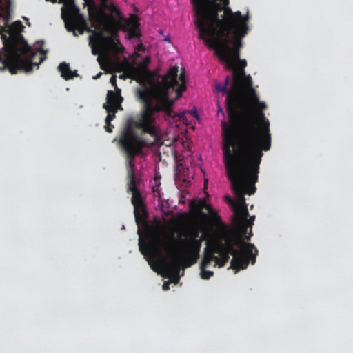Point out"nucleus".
<instances>
[{
  "label": "nucleus",
  "mask_w": 353,
  "mask_h": 353,
  "mask_svg": "<svg viewBox=\"0 0 353 353\" xmlns=\"http://www.w3.org/2000/svg\"><path fill=\"white\" fill-rule=\"evenodd\" d=\"M110 83L114 87L115 90H117V88H119L117 85V77L115 75L111 77Z\"/></svg>",
  "instance_id": "obj_22"
},
{
  "label": "nucleus",
  "mask_w": 353,
  "mask_h": 353,
  "mask_svg": "<svg viewBox=\"0 0 353 353\" xmlns=\"http://www.w3.org/2000/svg\"><path fill=\"white\" fill-rule=\"evenodd\" d=\"M159 178H160V176H158L157 174H156V190H155L156 198L158 197L159 202V206L161 212L163 214H165V210L164 209L165 206H164V204L162 203V201H163L162 195L161 194L160 190L159 188V185L160 183L158 184V179Z\"/></svg>",
  "instance_id": "obj_19"
},
{
  "label": "nucleus",
  "mask_w": 353,
  "mask_h": 353,
  "mask_svg": "<svg viewBox=\"0 0 353 353\" xmlns=\"http://www.w3.org/2000/svg\"><path fill=\"white\" fill-rule=\"evenodd\" d=\"M160 222L159 219L156 217V272L159 273V257L160 255V250H159V228Z\"/></svg>",
  "instance_id": "obj_18"
},
{
  "label": "nucleus",
  "mask_w": 353,
  "mask_h": 353,
  "mask_svg": "<svg viewBox=\"0 0 353 353\" xmlns=\"http://www.w3.org/2000/svg\"><path fill=\"white\" fill-rule=\"evenodd\" d=\"M58 69L61 74V77L65 80L71 79L73 78V72L71 71L69 64L63 62L59 64Z\"/></svg>",
  "instance_id": "obj_17"
},
{
  "label": "nucleus",
  "mask_w": 353,
  "mask_h": 353,
  "mask_svg": "<svg viewBox=\"0 0 353 353\" xmlns=\"http://www.w3.org/2000/svg\"><path fill=\"white\" fill-rule=\"evenodd\" d=\"M157 71V93L174 94H176V99L181 97L183 93L186 90L185 70L182 68L179 74V68L176 65L169 68L167 73L164 75L159 74Z\"/></svg>",
  "instance_id": "obj_10"
},
{
  "label": "nucleus",
  "mask_w": 353,
  "mask_h": 353,
  "mask_svg": "<svg viewBox=\"0 0 353 353\" xmlns=\"http://www.w3.org/2000/svg\"><path fill=\"white\" fill-rule=\"evenodd\" d=\"M88 2V0H85Z\"/></svg>",
  "instance_id": "obj_37"
},
{
  "label": "nucleus",
  "mask_w": 353,
  "mask_h": 353,
  "mask_svg": "<svg viewBox=\"0 0 353 353\" xmlns=\"http://www.w3.org/2000/svg\"><path fill=\"white\" fill-rule=\"evenodd\" d=\"M152 192L154 193V185L151 186Z\"/></svg>",
  "instance_id": "obj_30"
},
{
  "label": "nucleus",
  "mask_w": 353,
  "mask_h": 353,
  "mask_svg": "<svg viewBox=\"0 0 353 353\" xmlns=\"http://www.w3.org/2000/svg\"><path fill=\"white\" fill-rule=\"evenodd\" d=\"M163 41H168L170 43V37L168 35L164 37Z\"/></svg>",
  "instance_id": "obj_27"
},
{
  "label": "nucleus",
  "mask_w": 353,
  "mask_h": 353,
  "mask_svg": "<svg viewBox=\"0 0 353 353\" xmlns=\"http://www.w3.org/2000/svg\"><path fill=\"white\" fill-rule=\"evenodd\" d=\"M0 61H2V55H1V52H0Z\"/></svg>",
  "instance_id": "obj_33"
},
{
  "label": "nucleus",
  "mask_w": 353,
  "mask_h": 353,
  "mask_svg": "<svg viewBox=\"0 0 353 353\" xmlns=\"http://www.w3.org/2000/svg\"><path fill=\"white\" fill-rule=\"evenodd\" d=\"M159 33L160 34H161L162 36H163V30H159Z\"/></svg>",
  "instance_id": "obj_31"
},
{
  "label": "nucleus",
  "mask_w": 353,
  "mask_h": 353,
  "mask_svg": "<svg viewBox=\"0 0 353 353\" xmlns=\"http://www.w3.org/2000/svg\"><path fill=\"white\" fill-rule=\"evenodd\" d=\"M52 1L56 2L57 0H52ZM59 3H63L68 8V12L78 11V8L74 4V0H59Z\"/></svg>",
  "instance_id": "obj_20"
},
{
  "label": "nucleus",
  "mask_w": 353,
  "mask_h": 353,
  "mask_svg": "<svg viewBox=\"0 0 353 353\" xmlns=\"http://www.w3.org/2000/svg\"><path fill=\"white\" fill-rule=\"evenodd\" d=\"M252 236V232H250V233L249 234V235H248V236H246V235H245V239H246L247 240H250V236Z\"/></svg>",
  "instance_id": "obj_28"
},
{
  "label": "nucleus",
  "mask_w": 353,
  "mask_h": 353,
  "mask_svg": "<svg viewBox=\"0 0 353 353\" xmlns=\"http://www.w3.org/2000/svg\"><path fill=\"white\" fill-rule=\"evenodd\" d=\"M229 123L221 121L222 151L234 152L250 160L261 162L263 152L271 148L270 122L261 110H250L243 105L228 107Z\"/></svg>",
  "instance_id": "obj_2"
},
{
  "label": "nucleus",
  "mask_w": 353,
  "mask_h": 353,
  "mask_svg": "<svg viewBox=\"0 0 353 353\" xmlns=\"http://www.w3.org/2000/svg\"><path fill=\"white\" fill-rule=\"evenodd\" d=\"M230 0H194L195 24L199 38L208 41H221L245 37L248 30V14L233 12L228 7Z\"/></svg>",
  "instance_id": "obj_3"
},
{
  "label": "nucleus",
  "mask_w": 353,
  "mask_h": 353,
  "mask_svg": "<svg viewBox=\"0 0 353 353\" xmlns=\"http://www.w3.org/2000/svg\"><path fill=\"white\" fill-rule=\"evenodd\" d=\"M155 141H156V147L161 144V140L160 137L158 134V130H157V126H156V139H155Z\"/></svg>",
  "instance_id": "obj_23"
},
{
  "label": "nucleus",
  "mask_w": 353,
  "mask_h": 353,
  "mask_svg": "<svg viewBox=\"0 0 353 353\" xmlns=\"http://www.w3.org/2000/svg\"><path fill=\"white\" fill-rule=\"evenodd\" d=\"M257 254L258 250L253 244L244 242L240 236L235 235H225L224 243L208 242L200 265L201 277L209 279L213 276L212 271L205 270L213 261L215 265L221 268L228 261L230 255H232L233 257L230 261V268L236 272L245 269L250 262L254 264Z\"/></svg>",
  "instance_id": "obj_6"
},
{
  "label": "nucleus",
  "mask_w": 353,
  "mask_h": 353,
  "mask_svg": "<svg viewBox=\"0 0 353 353\" xmlns=\"http://www.w3.org/2000/svg\"><path fill=\"white\" fill-rule=\"evenodd\" d=\"M230 82V77L228 75L224 80L223 84L217 83L216 84L215 86V88L218 92H223V94H227L225 99V106L228 113L229 106H230L232 109H235L236 108H240L243 105V101L245 99V93L248 88V86L244 85H242L241 89L239 91V93L237 95L236 98L232 96L229 99V95L230 92L233 90V83H232L230 88H228Z\"/></svg>",
  "instance_id": "obj_12"
},
{
  "label": "nucleus",
  "mask_w": 353,
  "mask_h": 353,
  "mask_svg": "<svg viewBox=\"0 0 353 353\" xmlns=\"http://www.w3.org/2000/svg\"><path fill=\"white\" fill-rule=\"evenodd\" d=\"M218 112H221L223 114H224L223 108L219 105V103L218 104Z\"/></svg>",
  "instance_id": "obj_26"
},
{
  "label": "nucleus",
  "mask_w": 353,
  "mask_h": 353,
  "mask_svg": "<svg viewBox=\"0 0 353 353\" xmlns=\"http://www.w3.org/2000/svg\"><path fill=\"white\" fill-rule=\"evenodd\" d=\"M2 5V0H0V7ZM1 17V13L0 12V18Z\"/></svg>",
  "instance_id": "obj_32"
},
{
  "label": "nucleus",
  "mask_w": 353,
  "mask_h": 353,
  "mask_svg": "<svg viewBox=\"0 0 353 353\" xmlns=\"http://www.w3.org/2000/svg\"><path fill=\"white\" fill-rule=\"evenodd\" d=\"M241 38L236 37L219 42L208 41L206 46L215 50V54L226 63L227 68L233 70V90L229 95V99L234 96L236 98L242 85L250 87L252 85V78L246 75L245 68L247 62L240 59V48L242 46Z\"/></svg>",
  "instance_id": "obj_8"
},
{
  "label": "nucleus",
  "mask_w": 353,
  "mask_h": 353,
  "mask_svg": "<svg viewBox=\"0 0 353 353\" xmlns=\"http://www.w3.org/2000/svg\"><path fill=\"white\" fill-rule=\"evenodd\" d=\"M194 0H192V4H193V5H194Z\"/></svg>",
  "instance_id": "obj_36"
},
{
  "label": "nucleus",
  "mask_w": 353,
  "mask_h": 353,
  "mask_svg": "<svg viewBox=\"0 0 353 353\" xmlns=\"http://www.w3.org/2000/svg\"><path fill=\"white\" fill-rule=\"evenodd\" d=\"M23 28L20 21H14L10 26L6 23L4 26L0 27L6 54L3 63L12 74L18 71L30 72L34 65H38L46 59L47 51L42 48L34 51L28 44L21 34Z\"/></svg>",
  "instance_id": "obj_7"
},
{
  "label": "nucleus",
  "mask_w": 353,
  "mask_h": 353,
  "mask_svg": "<svg viewBox=\"0 0 353 353\" xmlns=\"http://www.w3.org/2000/svg\"><path fill=\"white\" fill-rule=\"evenodd\" d=\"M106 123V126H105L106 131L108 132H112V129L114 128V126L110 123Z\"/></svg>",
  "instance_id": "obj_24"
},
{
  "label": "nucleus",
  "mask_w": 353,
  "mask_h": 353,
  "mask_svg": "<svg viewBox=\"0 0 353 353\" xmlns=\"http://www.w3.org/2000/svg\"><path fill=\"white\" fill-rule=\"evenodd\" d=\"M190 113L193 115V116H196V111H191L190 112Z\"/></svg>",
  "instance_id": "obj_29"
},
{
  "label": "nucleus",
  "mask_w": 353,
  "mask_h": 353,
  "mask_svg": "<svg viewBox=\"0 0 353 353\" xmlns=\"http://www.w3.org/2000/svg\"><path fill=\"white\" fill-rule=\"evenodd\" d=\"M121 90L120 88H117L115 92L108 90L107 93V103L103 106L119 108L123 101L121 97Z\"/></svg>",
  "instance_id": "obj_15"
},
{
  "label": "nucleus",
  "mask_w": 353,
  "mask_h": 353,
  "mask_svg": "<svg viewBox=\"0 0 353 353\" xmlns=\"http://www.w3.org/2000/svg\"><path fill=\"white\" fill-rule=\"evenodd\" d=\"M199 231L192 228L183 234L185 239L179 242L177 252L170 261L162 262L161 269L163 276L170 278L175 276L179 271V266L190 267L195 264L199 257L203 236H199Z\"/></svg>",
  "instance_id": "obj_9"
},
{
  "label": "nucleus",
  "mask_w": 353,
  "mask_h": 353,
  "mask_svg": "<svg viewBox=\"0 0 353 353\" xmlns=\"http://www.w3.org/2000/svg\"><path fill=\"white\" fill-rule=\"evenodd\" d=\"M163 200L165 201V205H167L168 204L167 201L165 199H163Z\"/></svg>",
  "instance_id": "obj_35"
},
{
  "label": "nucleus",
  "mask_w": 353,
  "mask_h": 353,
  "mask_svg": "<svg viewBox=\"0 0 353 353\" xmlns=\"http://www.w3.org/2000/svg\"><path fill=\"white\" fill-rule=\"evenodd\" d=\"M189 208L191 213L196 219L206 220L208 218H211L217 223H221V217L205 200L196 199L191 201Z\"/></svg>",
  "instance_id": "obj_13"
},
{
  "label": "nucleus",
  "mask_w": 353,
  "mask_h": 353,
  "mask_svg": "<svg viewBox=\"0 0 353 353\" xmlns=\"http://www.w3.org/2000/svg\"><path fill=\"white\" fill-rule=\"evenodd\" d=\"M248 98L250 101L256 105V108H250V110H261L263 111L266 109V105L264 102L259 101V98L256 94L255 90L253 88L252 85L248 88L245 93V98Z\"/></svg>",
  "instance_id": "obj_16"
},
{
  "label": "nucleus",
  "mask_w": 353,
  "mask_h": 353,
  "mask_svg": "<svg viewBox=\"0 0 353 353\" xmlns=\"http://www.w3.org/2000/svg\"><path fill=\"white\" fill-rule=\"evenodd\" d=\"M105 108L108 115L105 118V123H110L112 120L115 117V114L119 108H110L103 106Z\"/></svg>",
  "instance_id": "obj_21"
},
{
  "label": "nucleus",
  "mask_w": 353,
  "mask_h": 353,
  "mask_svg": "<svg viewBox=\"0 0 353 353\" xmlns=\"http://www.w3.org/2000/svg\"><path fill=\"white\" fill-rule=\"evenodd\" d=\"M88 11L90 17L97 23H102V16L105 17L103 29L110 35H105L102 30L94 31V36L89 37V44L94 55L101 54L109 57L123 52V47L118 39V32L123 30L127 32L128 39L139 38V18L135 14H130L128 19L123 17L119 8L114 4L109 6L111 14H105L97 10L92 0H90Z\"/></svg>",
  "instance_id": "obj_5"
},
{
  "label": "nucleus",
  "mask_w": 353,
  "mask_h": 353,
  "mask_svg": "<svg viewBox=\"0 0 353 353\" xmlns=\"http://www.w3.org/2000/svg\"><path fill=\"white\" fill-rule=\"evenodd\" d=\"M132 65L138 81L142 85L137 90V97L142 106L136 116L125 119L120 133L119 144L127 159L128 190L132 193V203L137 225L138 246L141 254L154 271V218L149 213L137 185L139 181L134 174V160L143 148L154 145V72L148 69L150 58L134 54Z\"/></svg>",
  "instance_id": "obj_1"
},
{
  "label": "nucleus",
  "mask_w": 353,
  "mask_h": 353,
  "mask_svg": "<svg viewBox=\"0 0 353 353\" xmlns=\"http://www.w3.org/2000/svg\"><path fill=\"white\" fill-rule=\"evenodd\" d=\"M156 78H157V70ZM178 99L174 94L157 93V79H156V118L162 117L170 123L185 124L186 112L177 113L174 110V103Z\"/></svg>",
  "instance_id": "obj_11"
},
{
  "label": "nucleus",
  "mask_w": 353,
  "mask_h": 353,
  "mask_svg": "<svg viewBox=\"0 0 353 353\" xmlns=\"http://www.w3.org/2000/svg\"><path fill=\"white\" fill-rule=\"evenodd\" d=\"M223 161L227 176L232 190L237 198L234 201L230 196H225V201L232 207L234 212V222L239 225L242 232L246 233L247 228L252 227L254 216L248 219L249 214L245 195H252L256 192L255 183L258 181L260 163L250 161L246 158L230 152L223 151Z\"/></svg>",
  "instance_id": "obj_4"
},
{
  "label": "nucleus",
  "mask_w": 353,
  "mask_h": 353,
  "mask_svg": "<svg viewBox=\"0 0 353 353\" xmlns=\"http://www.w3.org/2000/svg\"><path fill=\"white\" fill-rule=\"evenodd\" d=\"M169 285H170V281H165L164 282V283L163 284V290H167L169 289Z\"/></svg>",
  "instance_id": "obj_25"
},
{
  "label": "nucleus",
  "mask_w": 353,
  "mask_h": 353,
  "mask_svg": "<svg viewBox=\"0 0 353 353\" xmlns=\"http://www.w3.org/2000/svg\"><path fill=\"white\" fill-rule=\"evenodd\" d=\"M68 12L70 14V19L68 21L65 22V27L68 31H72L74 36H77L75 29H78L80 34H83L85 30L94 34L95 30L88 28L86 20L84 17L79 13V10L78 11H69Z\"/></svg>",
  "instance_id": "obj_14"
},
{
  "label": "nucleus",
  "mask_w": 353,
  "mask_h": 353,
  "mask_svg": "<svg viewBox=\"0 0 353 353\" xmlns=\"http://www.w3.org/2000/svg\"><path fill=\"white\" fill-rule=\"evenodd\" d=\"M157 155H158V156H159V157H160V156H161L160 152H158V154H157V152L156 151V156H157Z\"/></svg>",
  "instance_id": "obj_34"
}]
</instances>
